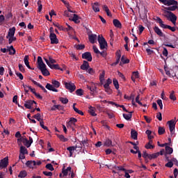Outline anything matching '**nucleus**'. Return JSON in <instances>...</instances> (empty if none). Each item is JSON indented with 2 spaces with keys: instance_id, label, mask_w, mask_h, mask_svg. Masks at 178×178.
<instances>
[{
  "instance_id": "obj_26",
  "label": "nucleus",
  "mask_w": 178,
  "mask_h": 178,
  "mask_svg": "<svg viewBox=\"0 0 178 178\" xmlns=\"http://www.w3.org/2000/svg\"><path fill=\"white\" fill-rule=\"evenodd\" d=\"M156 22H157V23L159 24L160 27H161L162 29H163V27H164V26H165V24H163V21H162V19H161V17H156Z\"/></svg>"
},
{
  "instance_id": "obj_64",
  "label": "nucleus",
  "mask_w": 178,
  "mask_h": 178,
  "mask_svg": "<svg viewBox=\"0 0 178 178\" xmlns=\"http://www.w3.org/2000/svg\"><path fill=\"white\" fill-rule=\"evenodd\" d=\"M57 110L58 111H65V106H63L60 104H58L57 105Z\"/></svg>"
},
{
  "instance_id": "obj_55",
  "label": "nucleus",
  "mask_w": 178,
  "mask_h": 178,
  "mask_svg": "<svg viewBox=\"0 0 178 178\" xmlns=\"http://www.w3.org/2000/svg\"><path fill=\"white\" fill-rule=\"evenodd\" d=\"M43 175L44 176H48L49 177H52V172L43 171Z\"/></svg>"
},
{
  "instance_id": "obj_54",
  "label": "nucleus",
  "mask_w": 178,
  "mask_h": 178,
  "mask_svg": "<svg viewBox=\"0 0 178 178\" xmlns=\"http://www.w3.org/2000/svg\"><path fill=\"white\" fill-rule=\"evenodd\" d=\"M92 49H93L95 54H101V51H99V50L98 49V47H97V46L94 45L92 47Z\"/></svg>"
},
{
  "instance_id": "obj_2",
  "label": "nucleus",
  "mask_w": 178,
  "mask_h": 178,
  "mask_svg": "<svg viewBox=\"0 0 178 178\" xmlns=\"http://www.w3.org/2000/svg\"><path fill=\"white\" fill-rule=\"evenodd\" d=\"M38 69L40 70L43 76H49V71L47 69V65L42 61V58H41V56L38 57Z\"/></svg>"
},
{
  "instance_id": "obj_36",
  "label": "nucleus",
  "mask_w": 178,
  "mask_h": 178,
  "mask_svg": "<svg viewBox=\"0 0 178 178\" xmlns=\"http://www.w3.org/2000/svg\"><path fill=\"white\" fill-rule=\"evenodd\" d=\"M113 84L116 90H119V81H118V79H113Z\"/></svg>"
},
{
  "instance_id": "obj_15",
  "label": "nucleus",
  "mask_w": 178,
  "mask_h": 178,
  "mask_svg": "<svg viewBox=\"0 0 178 178\" xmlns=\"http://www.w3.org/2000/svg\"><path fill=\"white\" fill-rule=\"evenodd\" d=\"M113 24L117 29H122V23L120 22V21H119V19H114L113 20Z\"/></svg>"
},
{
  "instance_id": "obj_56",
  "label": "nucleus",
  "mask_w": 178,
  "mask_h": 178,
  "mask_svg": "<svg viewBox=\"0 0 178 178\" xmlns=\"http://www.w3.org/2000/svg\"><path fill=\"white\" fill-rule=\"evenodd\" d=\"M13 41H16V38L13 36V37H9L8 39V43L9 44H12L13 42Z\"/></svg>"
},
{
  "instance_id": "obj_8",
  "label": "nucleus",
  "mask_w": 178,
  "mask_h": 178,
  "mask_svg": "<svg viewBox=\"0 0 178 178\" xmlns=\"http://www.w3.org/2000/svg\"><path fill=\"white\" fill-rule=\"evenodd\" d=\"M82 59H86L88 62L92 61V56L90 51H86L82 54Z\"/></svg>"
},
{
  "instance_id": "obj_45",
  "label": "nucleus",
  "mask_w": 178,
  "mask_h": 178,
  "mask_svg": "<svg viewBox=\"0 0 178 178\" xmlns=\"http://www.w3.org/2000/svg\"><path fill=\"white\" fill-rule=\"evenodd\" d=\"M59 100L60 101V102H62V104H67V102H69V99L65 97H60Z\"/></svg>"
},
{
  "instance_id": "obj_17",
  "label": "nucleus",
  "mask_w": 178,
  "mask_h": 178,
  "mask_svg": "<svg viewBox=\"0 0 178 178\" xmlns=\"http://www.w3.org/2000/svg\"><path fill=\"white\" fill-rule=\"evenodd\" d=\"M45 88L49 90V91H53L54 92H58V89L55 88L51 84L47 83Z\"/></svg>"
},
{
  "instance_id": "obj_50",
  "label": "nucleus",
  "mask_w": 178,
  "mask_h": 178,
  "mask_svg": "<svg viewBox=\"0 0 178 178\" xmlns=\"http://www.w3.org/2000/svg\"><path fill=\"white\" fill-rule=\"evenodd\" d=\"M104 79H105V71H103V72L99 75V80L101 82H102L104 81Z\"/></svg>"
},
{
  "instance_id": "obj_5",
  "label": "nucleus",
  "mask_w": 178,
  "mask_h": 178,
  "mask_svg": "<svg viewBox=\"0 0 178 178\" xmlns=\"http://www.w3.org/2000/svg\"><path fill=\"white\" fill-rule=\"evenodd\" d=\"M64 86L65 88L68 90L70 92H73L76 90V86L72 82H65Z\"/></svg>"
},
{
  "instance_id": "obj_62",
  "label": "nucleus",
  "mask_w": 178,
  "mask_h": 178,
  "mask_svg": "<svg viewBox=\"0 0 178 178\" xmlns=\"http://www.w3.org/2000/svg\"><path fill=\"white\" fill-rule=\"evenodd\" d=\"M117 170H121L122 172H126V168H123L122 166H117L115 167Z\"/></svg>"
},
{
  "instance_id": "obj_61",
  "label": "nucleus",
  "mask_w": 178,
  "mask_h": 178,
  "mask_svg": "<svg viewBox=\"0 0 178 178\" xmlns=\"http://www.w3.org/2000/svg\"><path fill=\"white\" fill-rule=\"evenodd\" d=\"M132 76H134L135 79H138L140 77L138 72H134L132 73Z\"/></svg>"
},
{
  "instance_id": "obj_16",
  "label": "nucleus",
  "mask_w": 178,
  "mask_h": 178,
  "mask_svg": "<svg viewBox=\"0 0 178 178\" xmlns=\"http://www.w3.org/2000/svg\"><path fill=\"white\" fill-rule=\"evenodd\" d=\"M16 31V28L13 27L9 29L8 34L6 36V38H9V37H15V32Z\"/></svg>"
},
{
  "instance_id": "obj_18",
  "label": "nucleus",
  "mask_w": 178,
  "mask_h": 178,
  "mask_svg": "<svg viewBox=\"0 0 178 178\" xmlns=\"http://www.w3.org/2000/svg\"><path fill=\"white\" fill-rule=\"evenodd\" d=\"M88 67H90V64L88 62L83 60V64L81 65V70H88Z\"/></svg>"
},
{
  "instance_id": "obj_59",
  "label": "nucleus",
  "mask_w": 178,
  "mask_h": 178,
  "mask_svg": "<svg viewBox=\"0 0 178 178\" xmlns=\"http://www.w3.org/2000/svg\"><path fill=\"white\" fill-rule=\"evenodd\" d=\"M29 59H30V57L29 56V55H26L24 58V62L25 65L29 63Z\"/></svg>"
},
{
  "instance_id": "obj_6",
  "label": "nucleus",
  "mask_w": 178,
  "mask_h": 178,
  "mask_svg": "<svg viewBox=\"0 0 178 178\" xmlns=\"http://www.w3.org/2000/svg\"><path fill=\"white\" fill-rule=\"evenodd\" d=\"M8 165H9V158L6 156L1 160L0 169H5V168H8Z\"/></svg>"
},
{
  "instance_id": "obj_41",
  "label": "nucleus",
  "mask_w": 178,
  "mask_h": 178,
  "mask_svg": "<svg viewBox=\"0 0 178 178\" xmlns=\"http://www.w3.org/2000/svg\"><path fill=\"white\" fill-rule=\"evenodd\" d=\"M170 99L172 101H176V95H175V91L172 90L170 94Z\"/></svg>"
},
{
  "instance_id": "obj_60",
  "label": "nucleus",
  "mask_w": 178,
  "mask_h": 178,
  "mask_svg": "<svg viewBox=\"0 0 178 178\" xmlns=\"http://www.w3.org/2000/svg\"><path fill=\"white\" fill-rule=\"evenodd\" d=\"M81 144L83 145V147H88V145H90V144H88V140H82L81 141Z\"/></svg>"
},
{
  "instance_id": "obj_1",
  "label": "nucleus",
  "mask_w": 178,
  "mask_h": 178,
  "mask_svg": "<svg viewBox=\"0 0 178 178\" xmlns=\"http://www.w3.org/2000/svg\"><path fill=\"white\" fill-rule=\"evenodd\" d=\"M159 2L165 5V6H170V7H165V6H163L162 8L164 9L165 13L166 12H175V10H178V2L176 0H159Z\"/></svg>"
},
{
  "instance_id": "obj_46",
  "label": "nucleus",
  "mask_w": 178,
  "mask_h": 178,
  "mask_svg": "<svg viewBox=\"0 0 178 178\" xmlns=\"http://www.w3.org/2000/svg\"><path fill=\"white\" fill-rule=\"evenodd\" d=\"M76 49L81 51V49H84L86 46L84 44H77L75 46Z\"/></svg>"
},
{
  "instance_id": "obj_32",
  "label": "nucleus",
  "mask_w": 178,
  "mask_h": 178,
  "mask_svg": "<svg viewBox=\"0 0 178 178\" xmlns=\"http://www.w3.org/2000/svg\"><path fill=\"white\" fill-rule=\"evenodd\" d=\"M22 87H23L24 89L25 93H26V94H29V91H30V88H31V86H27V85L23 83V84H22Z\"/></svg>"
},
{
  "instance_id": "obj_29",
  "label": "nucleus",
  "mask_w": 178,
  "mask_h": 178,
  "mask_svg": "<svg viewBox=\"0 0 178 178\" xmlns=\"http://www.w3.org/2000/svg\"><path fill=\"white\" fill-rule=\"evenodd\" d=\"M88 112L92 116H97V113H95V108L92 106L89 107Z\"/></svg>"
},
{
  "instance_id": "obj_48",
  "label": "nucleus",
  "mask_w": 178,
  "mask_h": 178,
  "mask_svg": "<svg viewBox=\"0 0 178 178\" xmlns=\"http://www.w3.org/2000/svg\"><path fill=\"white\" fill-rule=\"evenodd\" d=\"M11 51H10L9 55H15L16 54V49H14L13 46L8 47ZM13 51V52H12Z\"/></svg>"
},
{
  "instance_id": "obj_12",
  "label": "nucleus",
  "mask_w": 178,
  "mask_h": 178,
  "mask_svg": "<svg viewBox=\"0 0 178 178\" xmlns=\"http://www.w3.org/2000/svg\"><path fill=\"white\" fill-rule=\"evenodd\" d=\"M91 6L95 13H97V12H99V3L96 1L94 3H92Z\"/></svg>"
},
{
  "instance_id": "obj_44",
  "label": "nucleus",
  "mask_w": 178,
  "mask_h": 178,
  "mask_svg": "<svg viewBox=\"0 0 178 178\" xmlns=\"http://www.w3.org/2000/svg\"><path fill=\"white\" fill-rule=\"evenodd\" d=\"M46 169H48L49 170H51V172H53L55 169L54 168V166L51 163H48L45 166Z\"/></svg>"
},
{
  "instance_id": "obj_25",
  "label": "nucleus",
  "mask_w": 178,
  "mask_h": 178,
  "mask_svg": "<svg viewBox=\"0 0 178 178\" xmlns=\"http://www.w3.org/2000/svg\"><path fill=\"white\" fill-rule=\"evenodd\" d=\"M129 114H123V118L126 120H131L133 115L131 114L133 112H127Z\"/></svg>"
},
{
  "instance_id": "obj_24",
  "label": "nucleus",
  "mask_w": 178,
  "mask_h": 178,
  "mask_svg": "<svg viewBox=\"0 0 178 178\" xmlns=\"http://www.w3.org/2000/svg\"><path fill=\"white\" fill-rule=\"evenodd\" d=\"M138 136V133H137V131L136 130L132 129L131 131V138H133L134 140H137Z\"/></svg>"
},
{
  "instance_id": "obj_52",
  "label": "nucleus",
  "mask_w": 178,
  "mask_h": 178,
  "mask_svg": "<svg viewBox=\"0 0 178 178\" xmlns=\"http://www.w3.org/2000/svg\"><path fill=\"white\" fill-rule=\"evenodd\" d=\"M165 168H173V162L170 161L165 165Z\"/></svg>"
},
{
  "instance_id": "obj_7",
  "label": "nucleus",
  "mask_w": 178,
  "mask_h": 178,
  "mask_svg": "<svg viewBox=\"0 0 178 178\" xmlns=\"http://www.w3.org/2000/svg\"><path fill=\"white\" fill-rule=\"evenodd\" d=\"M167 123L168 124V127H169V129H170V134H173L175 127H176V121H175V120H171L170 121H168Z\"/></svg>"
},
{
  "instance_id": "obj_21",
  "label": "nucleus",
  "mask_w": 178,
  "mask_h": 178,
  "mask_svg": "<svg viewBox=\"0 0 178 178\" xmlns=\"http://www.w3.org/2000/svg\"><path fill=\"white\" fill-rule=\"evenodd\" d=\"M88 38L91 44H95V40H97V35H89Z\"/></svg>"
},
{
  "instance_id": "obj_39",
  "label": "nucleus",
  "mask_w": 178,
  "mask_h": 178,
  "mask_svg": "<svg viewBox=\"0 0 178 178\" xmlns=\"http://www.w3.org/2000/svg\"><path fill=\"white\" fill-rule=\"evenodd\" d=\"M164 70L167 76H168L169 77H175V76H172V74H170V71L168 70V66H166V65H164Z\"/></svg>"
},
{
  "instance_id": "obj_13",
  "label": "nucleus",
  "mask_w": 178,
  "mask_h": 178,
  "mask_svg": "<svg viewBox=\"0 0 178 178\" xmlns=\"http://www.w3.org/2000/svg\"><path fill=\"white\" fill-rule=\"evenodd\" d=\"M35 165H37V162H35V161H28L26 163V165L28 168H30V169H33Z\"/></svg>"
},
{
  "instance_id": "obj_27",
  "label": "nucleus",
  "mask_w": 178,
  "mask_h": 178,
  "mask_svg": "<svg viewBox=\"0 0 178 178\" xmlns=\"http://www.w3.org/2000/svg\"><path fill=\"white\" fill-rule=\"evenodd\" d=\"M171 154H173V148L165 146V154L170 155Z\"/></svg>"
},
{
  "instance_id": "obj_22",
  "label": "nucleus",
  "mask_w": 178,
  "mask_h": 178,
  "mask_svg": "<svg viewBox=\"0 0 178 178\" xmlns=\"http://www.w3.org/2000/svg\"><path fill=\"white\" fill-rule=\"evenodd\" d=\"M51 84H53L54 88H59L60 87V82L55 79L51 80Z\"/></svg>"
},
{
  "instance_id": "obj_63",
  "label": "nucleus",
  "mask_w": 178,
  "mask_h": 178,
  "mask_svg": "<svg viewBox=\"0 0 178 178\" xmlns=\"http://www.w3.org/2000/svg\"><path fill=\"white\" fill-rule=\"evenodd\" d=\"M18 67H19V70H20V72H22V73H24L25 70H24V67L23 66V65L19 64Z\"/></svg>"
},
{
  "instance_id": "obj_14",
  "label": "nucleus",
  "mask_w": 178,
  "mask_h": 178,
  "mask_svg": "<svg viewBox=\"0 0 178 178\" xmlns=\"http://www.w3.org/2000/svg\"><path fill=\"white\" fill-rule=\"evenodd\" d=\"M154 31L157 34V35H159V37H163V32L159 29L158 26H154Z\"/></svg>"
},
{
  "instance_id": "obj_23",
  "label": "nucleus",
  "mask_w": 178,
  "mask_h": 178,
  "mask_svg": "<svg viewBox=\"0 0 178 178\" xmlns=\"http://www.w3.org/2000/svg\"><path fill=\"white\" fill-rule=\"evenodd\" d=\"M56 136H57V137L59 138V140L60 141H63V143H66V142L69 141V139H67V138H65V136H63V135L56 134Z\"/></svg>"
},
{
  "instance_id": "obj_37",
  "label": "nucleus",
  "mask_w": 178,
  "mask_h": 178,
  "mask_svg": "<svg viewBox=\"0 0 178 178\" xmlns=\"http://www.w3.org/2000/svg\"><path fill=\"white\" fill-rule=\"evenodd\" d=\"M165 128L162 127H159L158 133L159 136H162V134H165Z\"/></svg>"
},
{
  "instance_id": "obj_58",
  "label": "nucleus",
  "mask_w": 178,
  "mask_h": 178,
  "mask_svg": "<svg viewBox=\"0 0 178 178\" xmlns=\"http://www.w3.org/2000/svg\"><path fill=\"white\" fill-rule=\"evenodd\" d=\"M38 12H41L42 10V4H41V1H38Z\"/></svg>"
},
{
  "instance_id": "obj_30",
  "label": "nucleus",
  "mask_w": 178,
  "mask_h": 178,
  "mask_svg": "<svg viewBox=\"0 0 178 178\" xmlns=\"http://www.w3.org/2000/svg\"><path fill=\"white\" fill-rule=\"evenodd\" d=\"M77 122V119L74 118H71L70 121L67 122V126H72V124H74Z\"/></svg>"
},
{
  "instance_id": "obj_51",
  "label": "nucleus",
  "mask_w": 178,
  "mask_h": 178,
  "mask_svg": "<svg viewBox=\"0 0 178 178\" xmlns=\"http://www.w3.org/2000/svg\"><path fill=\"white\" fill-rule=\"evenodd\" d=\"M145 148H146V149H154V148H155V146L152 145L146 144Z\"/></svg>"
},
{
  "instance_id": "obj_10",
  "label": "nucleus",
  "mask_w": 178,
  "mask_h": 178,
  "mask_svg": "<svg viewBox=\"0 0 178 178\" xmlns=\"http://www.w3.org/2000/svg\"><path fill=\"white\" fill-rule=\"evenodd\" d=\"M166 13H168V15H165V17H168L170 22L177 20V17L171 11H166Z\"/></svg>"
},
{
  "instance_id": "obj_43",
  "label": "nucleus",
  "mask_w": 178,
  "mask_h": 178,
  "mask_svg": "<svg viewBox=\"0 0 178 178\" xmlns=\"http://www.w3.org/2000/svg\"><path fill=\"white\" fill-rule=\"evenodd\" d=\"M104 145H106V147H112V140L110 139L106 140Z\"/></svg>"
},
{
  "instance_id": "obj_40",
  "label": "nucleus",
  "mask_w": 178,
  "mask_h": 178,
  "mask_svg": "<svg viewBox=\"0 0 178 178\" xmlns=\"http://www.w3.org/2000/svg\"><path fill=\"white\" fill-rule=\"evenodd\" d=\"M116 59L118 60H120V58H122V52L120 50H118L115 53Z\"/></svg>"
},
{
  "instance_id": "obj_34",
  "label": "nucleus",
  "mask_w": 178,
  "mask_h": 178,
  "mask_svg": "<svg viewBox=\"0 0 178 178\" xmlns=\"http://www.w3.org/2000/svg\"><path fill=\"white\" fill-rule=\"evenodd\" d=\"M76 149H77V145L75 146H70L67 148V150L69 151L70 153L76 151Z\"/></svg>"
},
{
  "instance_id": "obj_28",
  "label": "nucleus",
  "mask_w": 178,
  "mask_h": 178,
  "mask_svg": "<svg viewBox=\"0 0 178 178\" xmlns=\"http://www.w3.org/2000/svg\"><path fill=\"white\" fill-rule=\"evenodd\" d=\"M121 62L123 63V65H126L127 63H130V60L127 58L126 56H122L121 57Z\"/></svg>"
},
{
  "instance_id": "obj_42",
  "label": "nucleus",
  "mask_w": 178,
  "mask_h": 178,
  "mask_svg": "<svg viewBox=\"0 0 178 178\" xmlns=\"http://www.w3.org/2000/svg\"><path fill=\"white\" fill-rule=\"evenodd\" d=\"M22 143L23 144L27 147V148H30V147H29V144H30V141H29V140L27 138H23L22 140Z\"/></svg>"
},
{
  "instance_id": "obj_35",
  "label": "nucleus",
  "mask_w": 178,
  "mask_h": 178,
  "mask_svg": "<svg viewBox=\"0 0 178 178\" xmlns=\"http://www.w3.org/2000/svg\"><path fill=\"white\" fill-rule=\"evenodd\" d=\"M26 176H27V171L26 170H22L19 172V175H18V177H20V178H24V177H26Z\"/></svg>"
},
{
  "instance_id": "obj_3",
  "label": "nucleus",
  "mask_w": 178,
  "mask_h": 178,
  "mask_svg": "<svg viewBox=\"0 0 178 178\" xmlns=\"http://www.w3.org/2000/svg\"><path fill=\"white\" fill-rule=\"evenodd\" d=\"M98 42L99 44L100 49H105L108 47V42L103 36H98Z\"/></svg>"
},
{
  "instance_id": "obj_47",
  "label": "nucleus",
  "mask_w": 178,
  "mask_h": 178,
  "mask_svg": "<svg viewBox=\"0 0 178 178\" xmlns=\"http://www.w3.org/2000/svg\"><path fill=\"white\" fill-rule=\"evenodd\" d=\"M75 92L77 95L81 97V95H83V94L84 93V90H83L82 89H77Z\"/></svg>"
},
{
  "instance_id": "obj_57",
  "label": "nucleus",
  "mask_w": 178,
  "mask_h": 178,
  "mask_svg": "<svg viewBox=\"0 0 178 178\" xmlns=\"http://www.w3.org/2000/svg\"><path fill=\"white\" fill-rule=\"evenodd\" d=\"M163 56H168V55H169V53L168 52V49H166V47H163Z\"/></svg>"
},
{
  "instance_id": "obj_4",
  "label": "nucleus",
  "mask_w": 178,
  "mask_h": 178,
  "mask_svg": "<svg viewBox=\"0 0 178 178\" xmlns=\"http://www.w3.org/2000/svg\"><path fill=\"white\" fill-rule=\"evenodd\" d=\"M44 60L46 62L47 65L50 67V69H55V70H60L63 72V69L59 67V64H51L48 58H44Z\"/></svg>"
},
{
  "instance_id": "obj_20",
  "label": "nucleus",
  "mask_w": 178,
  "mask_h": 178,
  "mask_svg": "<svg viewBox=\"0 0 178 178\" xmlns=\"http://www.w3.org/2000/svg\"><path fill=\"white\" fill-rule=\"evenodd\" d=\"M19 154H23V155H28L29 151L27 150V148L24 146H21L19 149Z\"/></svg>"
},
{
  "instance_id": "obj_53",
  "label": "nucleus",
  "mask_w": 178,
  "mask_h": 178,
  "mask_svg": "<svg viewBox=\"0 0 178 178\" xmlns=\"http://www.w3.org/2000/svg\"><path fill=\"white\" fill-rule=\"evenodd\" d=\"M157 104L160 107V109H163V104H162V100L161 99H158L157 100Z\"/></svg>"
},
{
  "instance_id": "obj_9",
  "label": "nucleus",
  "mask_w": 178,
  "mask_h": 178,
  "mask_svg": "<svg viewBox=\"0 0 178 178\" xmlns=\"http://www.w3.org/2000/svg\"><path fill=\"white\" fill-rule=\"evenodd\" d=\"M49 38H50L51 44H59V40L56 37V34L50 33Z\"/></svg>"
},
{
  "instance_id": "obj_38",
  "label": "nucleus",
  "mask_w": 178,
  "mask_h": 178,
  "mask_svg": "<svg viewBox=\"0 0 178 178\" xmlns=\"http://www.w3.org/2000/svg\"><path fill=\"white\" fill-rule=\"evenodd\" d=\"M33 118H34V119H36L38 122H41V120H42V119H41V114L40 113H38L37 114L34 115Z\"/></svg>"
},
{
  "instance_id": "obj_19",
  "label": "nucleus",
  "mask_w": 178,
  "mask_h": 178,
  "mask_svg": "<svg viewBox=\"0 0 178 178\" xmlns=\"http://www.w3.org/2000/svg\"><path fill=\"white\" fill-rule=\"evenodd\" d=\"M79 19H80V17H79L77 14H74L72 19L70 18V20H71L72 22H74V23L79 24L80 23V20H79Z\"/></svg>"
},
{
  "instance_id": "obj_31",
  "label": "nucleus",
  "mask_w": 178,
  "mask_h": 178,
  "mask_svg": "<svg viewBox=\"0 0 178 178\" xmlns=\"http://www.w3.org/2000/svg\"><path fill=\"white\" fill-rule=\"evenodd\" d=\"M159 156V153H154L152 154H149L148 159H156Z\"/></svg>"
},
{
  "instance_id": "obj_49",
  "label": "nucleus",
  "mask_w": 178,
  "mask_h": 178,
  "mask_svg": "<svg viewBox=\"0 0 178 178\" xmlns=\"http://www.w3.org/2000/svg\"><path fill=\"white\" fill-rule=\"evenodd\" d=\"M48 60L50 65H54V63H56V60L54 59L51 56H49Z\"/></svg>"
},
{
  "instance_id": "obj_33",
  "label": "nucleus",
  "mask_w": 178,
  "mask_h": 178,
  "mask_svg": "<svg viewBox=\"0 0 178 178\" xmlns=\"http://www.w3.org/2000/svg\"><path fill=\"white\" fill-rule=\"evenodd\" d=\"M163 29H168V30H170L173 33H175V31H176V28L175 26H171L170 25L165 24V25H164V27H163Z\"/></svg>"
},
{
  "instance_id": "obj_11",
  "label": "nucleus",
  "mask_w": 178,
  "mask_h": 178,
  "mask_svg": "<svg viewBox=\"0 0 178 178\" xmlns=\"http://www.w3.org/2000/svg\"><path fill=\"white\" fill-rule=\"evenodd\" d=\"M34 104L35 105H37V102H35V101L28 100L26 102V104H24V106H25V108H26V109H31V106H33V105H34Z\"/></svg>"
}]
</instances>
